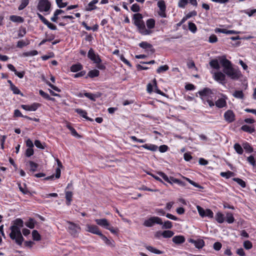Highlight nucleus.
<instances>
[{
    "mask_svg": "<svg viewBox=\"0 0 256 256\" xmlns=\"http://www.w3.org/2000/svg\"><path fill=\"white\" fill-rule=\"evenodd\" d=\"M158 7L160 8V10H166V8L165 2L163 0L159 1L158 2Z\"/></svg>",
    "mask_w": 256,
    "mask_h": 256,
    "instance_id": "obj_63",
    "label": "nucleus"
},
{
    "mask_svg": "<svg viewBox=\"0 0 256 256\" xmlns=\"http://www.w3.org/2000/svg\"><path fill=\"white\" fill-rule=\"evenodd\" d=\"M196 209L201 217H208L210 218H213L214 213L210 209L207 208L204 210L200 206H196Z\"/></svg>",
    "mask_w": 256,
    "mask_h": 256,
    "instance_id": "obj_8",
    "label": "nucleus"
},
{
    "mask_svg": "<svg viewBox=\"0 0 256 256\" xmlns=\"http://www.w3.org/2000/svg\"><path fill=\"white\" fill-rule=\"evenodd\" d=\"M101 238L104 242L106 244L111 247L114 246V240H111L108 239L105 236H104L102 233L100 235Z\"/></svg>",
    "mask_w": 256,
    "mask_h": 256,
    "instance_id": "obj_18",
    "label": "nucleus"
},
{
    "mask_svg": "<svg viewBox=\"0 0 256 256\" xmlns=\"http://www.w3.org/2000/svg\"><path fill=\"white\" fill-rule=\"evenodd\" d=\"M75 111L78 113V114H80L84 118L86 119L87 120H88L90 121H92V119L88 118L87 116V112L84 110H82V109H80V108H77V109H76Z\"/></svg>",
    "mask_w": 256,
    "mask_h": 256,
    "instance_id": "obj_22",
    "label": "nucleus"
},
{
    "mask_svg": "<svg viewBox=\"0 0 256 256\" xmlns=\"http://www.w3.org/2000/svg\"><path fill=\"white\" fill-rule=\"evenodd\" d=\"M28 4L29 0H22L21 1V4L18 8V10H22Z\"/></svg>",
    "mask_w": 256,
    "mask_h": 256,
    "instance_id": "obj_40",
    "label": "nucleus"
},
{
    "mask_svg": "<svg viewBox=\"0 0 256 256\" xmlns=\"http://www.w3.org/2000/svg\"><path fill=\"white\" fill-rule=\"evenodd\" d=\"M141 147L152 152H156L158 149V146L154 144H144L142 145Z\"/></svg>",
    "mask_w": 256,
    "mask_h": 256,
    "instance_id": "obj_20",
    "label": "nucleus"
},
{
    "mask_svg": "<svg viewBox=\"0 0 256 256\" xmlns=\"http://www.w3.org/2000/svg\"><path fill=\"white\" fill-rule=\"evenodd\" d=\"M95 222L97 224L109 230L114 234H116L118 232V230L114 228L106 218L96 219Z\"/></svg>",
    "mask_w": 256,
    "mask_h": 256,
    "instance_id": "obj_4",
    "label": "nucleus"
},
{
    "mask_svg": "<svg viewBox=\"0 0 256 256\" xmlns=\"http://www.w3.org/2000/svg\"><path fill=\"white\" fill-rule=\"evenodd\" d=\"M218 41V38L214 34H212L209 37L208 42L210 43H214Z\"/></svg>",
    "mask_w": 256,
    "mask_h": 256,
    "instance_id": "obj_64",
    "label": "nucleus"
},
{
    "mask_svg": "<svg viewBox=\"0 0 256 256\" xmlns=\"http://www.w3.org/2000/svg\"><path fill=\"white\" fill-rule=\"evenodd\" d=\"M188 0H180L178 3V6L181 8H184L188 4Z\"/></svg>",
    "mask_w": 256,
    "mask_h": 256,
    "instance_id": "obj_54",
    "label": "nucleus"
},
{
    "mask_svg": "<svg viewBox=\"0 0 256 256\" xmlns=\"http://www.w3.org/2000/svg\"><path fill=\"white\" fill-rule=\"evenodd\" d=\"M98 2V0H92L91 1L86 8V11H92V10L97 8V7L95 6Z\"/></svg>",
    "mask_w": 256,
    "mask_h": 256,
    "instance_id": "obj_17",
    "label": "nucleus"
},
{
    "mask_svg": "<svg viewBox=\"0 0 256 256\" xmlns=\"http://www.w3.org/2000/svg\"><path fill=\"white\" fill-rule=\"evenodd\" d=\"M186 178V180L187 182H188L192 185L194 186V187L198 188H200V189H202L203 188V187L202 186H200L198 183H196V182H194L193 180H191L189 178Z\"/></svg>",
    "mask_w": 256,
    "mask_h": 256,
    "instance_id": "obj_44",
    "label": "nucleus"
},
{
    "mask_svg": "<svg viewBox=\"0 0 256 256\" xmlns=\"http://www.w3.org/2000/svg\"><path fill=\"white\" fill-rule=\"evenodd\" d=\"M40 94L44 98L46 99L51 100L52 98L50 97V96L47 93L44 92L42 90H40L39 91Z\"/></svg>",
    "mask_w": 256,
    "mask_h": 256,
    "instance_id": "obj_55",
    "label": "nucleus"
},
{
    "mask_svg": "<svg viewBox=\"0 0 256 256\" xmlns=\"http://www.w3.org/2000/svg\"><path fill=\"white\" fill-rule=\"evenodd\" d=\"M188 242L192 244L194 246L198 249L202 248L205 245L204 240L202 239H196L194 240L192 238H189Z\"/></svg>",
    "mask_w": 256,
    "mask_h": 256,
    "instance_id": "obj_11",
    "label": "nucleus"
},
{
    "mask_svg": "<svg viewBox=\"0 0 256 256\" xmlns=\"http://www.w3.org/2000/svg\"><path fill=\"white\" fill-rule=\"evenodd\" d=\"M88 58L96 64L100 63L102 62L99 56L95 54L94 50L90 48L88 54Z\"/></svg>",
    "mask_w": 256,
    "mask_h": 256,
    "instance_id": "obj_10",
    "label": "nucleus"
},
{
    "mask_svg": "<svg viewBox=\"0 0 256 256\" xmlns=\"http://www.w3.org/2000/svg\"><path fill=\"white\" fill-rule=\"evenodd\" d=\"M25 225L30 228L32 229L35 226V221L32 218H30L28 221L25 223Z\"/></svg>",
    "mask_w": 256,
    "mask_h": 256,
    "instance_id": "obj_34",
    "label": "nucleus"
},
{
    "mask_svg": "<svg viewBox=\"0 0 256 256\" xmlns=\"http://www.w3.org/2000/svg\"><path fill=\"white\" fill-rule=\"evenodd\" d=\"M13 223V225L10 227L11 232L9 234L10 237L12 240H14L17 244L21 246L24 241V238L20 228L24 226V222L20 218H16Z\"/></svg>",
    "mask_w": 256,
    "mask_h": 256,
    "instance_id": "obj_2",
    "label": "nucleus"
},
{
    "mask_svg": "<svg viewBox=\"0 0 256 256\" xmlns=\"http://www.w3.org/2000/svg\"><path fill=\"white\" fill-rule=\"evenodd\" d=\"M29 42H26L24 40H19L17 43V47L19 48H22L24 46L28 44Z\"/></svg>",
    "mask_w": 256,
    "mask_h": 256,
    "instance_id": "obj_53",
    "label": "nucleus"
},
{
    "mask_svg": "<svg viewBox=\"0 0 256 256\" xmlns=\"http://www.w3.org/2000/svg\"><path fill=\"white\" fill-rule=\"evenodd\" d=\"M155 20L153 18H149L146 21V29L151 30L155 26Z\"/></svg>",
    "mask_w": 256,
    "mask_h": 256,
    "instance_id": "obj_21",
    "label": "nucleus"
},
{
    "mask_svg": "<svg viewBox=\"0 0 256 256\" xmlns=\"http://www.w3.org/2000/svg\"><path fill=\"white\" fill-rule=\"evenodd\" d=\"M72 194L71 192H66V204L69 206L72 200Z\"/></svg>",
    "mask_w": 256,
    "mask_h": 256,
    "instance_id": "obj_33",
    "label": "nucleus"
},
{
    "mask_svg": "<svg viewBox=\"0 0 256 256\" xmlns=\"http://www.w3.org/2000/svg\"><path fill=\"white\" fill-rule=\"evenodd\" d=\"M153 82H154V91L156 93H157L159 94H160L161 96H164V93L158 88L157 84H156V80L154 79L153 80Z\"/></svg>",
    "mask_w": 256,
    "mask_h": 256,
    "instance_id": "obj_46",
    "label": "nucleus"
},
{
    "mask_svg": "<svg viewBox=\"0 0 256 256\" xmlns=\"http://www.w3.org/2000/svg\"><path fill=\"white\" fill-rule=\"evenodd\" d=\"M46 25L50 29L52 30H56L57 29L56 26L50 22L48 20L46 23Z\"/></svg>",
    "mask_w": 256,
    "mask_h": 256,
    "instance_id": "obj_61",
    "label": "nucleus"
},
{
    "mask_svg": "<svg viewBox=\"0 0 256 256\" xmlns=\"http://www.w3.org/2000/svg\"><path fill=\"white\" fill-rule=\"evenodd\" d=\"M32 236L34 240L38 241L40 240V236L36 230L32 232Z\"/></svg>",
    "mask_w": 256,
    "mask_h": 256,
    "instance_id": "obj_41",
    "label": "nucleus"
},
{
    "mask_svg": "<svg viewBox=\"0 0 256 256\" xmlns=\"http://www.w3.org/2000/svg\"><path fill=\"white\" fill-rule=\"evenodd\" d=\"M26 156L30 157L34 154V150L32 148H28L25 153Z\"/></svg>",
    "mask_w": 256,
    "mask_h": 256,
    "instance_id": "obj_59",
    "label": "nucleus"
},
{
    "mask_svg": "<svg viewBox=\"0 0 256 256\" xmlns=\"http://www.w3.org/2000/svg\"><path fill=\"white\" fill-rule=\"evenodd\" d=\"M216 220L220 224H222L224 221V215L220 212H218L215 216Z\"/></svg>",
    "mask_w": 256,
    "mask_h": 256,
    "instance_id": "obj_23",
    "label": "nucleus"
},
{
    "mask_svg": "<svg viewBox=\"0 0 256 256\" xmlns=\"http://www.w3.org/2000/svg\"><path fill=\"white\" fill-rule=\"evenodd\" d=\"M188 29L192 33L194 34L196 32L197 30V28L196 25L192 22H188Z\"/></svg>",
    "mask_w": 256,
    "mask_h": 256,
    "instance_id": "obj_35",
    "label": "nucleus"
},
{
    "mask_svg": "<svg viewBox=\"0 0 256 256\" xmlns=\"http://www.w3.org/2000/svg\"><path fill=\"white\" fill-rule=\"evenodd\" d=\"M158 174L165 181L169 183H172V182L170 180L169 178L164 173L160 172H158Z\"/></svg>",
    "mask_w": 256,
    "mask_h": 256,
    "instance_id": "obj_51",
    "label": "nucleus"
},
{
    "mask_svg": "<svg viewBox=\"0 0 256 256\" xmlns=\"http://www.w3.org/2000/svg\"><path fill=\"white\" fill-rule=\"evenodd\" d=\"M242 12L248 14L249 16H252L256 12V8L252 10H242Z\"/></svg>",
    "mask_w": 256,
    "mask_h": 256,
    "instance_id": "obj_43",
    "label": "nucleus"
},
{
    "mask_svg": "<svg viewBox=\"0 0 256 256\" xmlns=\"http://www.w3.org/2000/svg\"><path fill=\"white\" fill-rule=\"evenodd\" d=\"M169 68V67L167 65H164L160 66L156 70V72L158 74L168 70Z\"/></svg>",
    "mask_w": 256,
    "mask_h": 256,
    "instance_id": "obj_48",
    "label": "nucleus"
},
{
    "mask_svg": "<svg viewBox=\"0 0 256 256\" xmlns=\"http://www.w3.org/2000/svg\"><path fill=\"white\" fill-rule=\"evenodd\" d=\"M172 242L176 244H181L185 242V238L183 236H176L173 237Z\"/></svg>",
    "mask_w": 256,
    "mask_h": 256,
    "instance_id": "obj_19",
    "label": "nucleus"
},
{
    "mask_svg": "<svg viewBox=\"0 0 256 256\" xmlns=\"http://www.w3.org/2000/svg\"><path fill=\"white\" fill-rule=\"evenodd\" d=\"M28 164H30V170L32 171V172L36 171L38 166V164L32 161H30Z\"/></svg>",
    "mask_w": 256,
    "mask_h": 256,
    "instance_id": "obj_42",
    "label": "nucleus"
},
{
    "mask_svg": "<svg viewBox=\"0 0 256 256\" xmlns=\"http://www.w3.org/2000/svg\"><path fill=\"white\" fill-rule=\"evenodd\" d=\"M10 88L14 94H21L20 91L14 85L10 87Z\"/></svg>",
    "mask_w": 256,
    "mask_h": 256,
    "instance_id": "obj_62",
    "label": "nucleus"
},
{
    "mask_svg": "<svg viewBox=\"0 0 256 256\" xmlns=\"http://www.w3.org/2000/svg\"><path fill=\"white\" fill-rule=\"evenodd\" d=\"M248 162L254 168H256V160L253 156L251 155L247 158Z\"/></svg>",
    "mask_w": 256,
    "mask_h": 256,
    "instance_id": "obj_39",
    "label": "nucleus"
},
{
    "mask_svg": "<svg viewBox=\"0 0 256 256\" xmlns=\"http://www.w3.org/2000/svg\"><path fill=\"white\" fill-rule=\"evenodd\" d=\"M146 250H148L150 251V252H152V253H154V254H162V251H160L158 249H156V248L152 246H146Z\"/></svg>",
    "mask_w": 256,
    "mask_h": 256,
    "instance_id": "obj_28",
    "label": "nucleus"
},
{
    "mask_svg": "<svg viewBox=\"0 0 256 256\" xmlns=\"http://www.w3.org/2000/svg\"><path fill=\"white\" fill-rule=\"evenodd\" d=\"M162 228L170 229L172 227V222L170 221L166 220L164 224L162 223Z\"/></svg>",
    "mask_w": 256,
    "mask_h": 256,
    "instance_id": "obj_45",
    "label": "nucleus"
},
{
    "mask_svg": "<svg viewBox=\"0 0 256 256\" xmlns=\"http://www.w3.org/2000/svg\"><path fill=\"white\" fill-rule=\"evenodd\" d=\"M68 224L69 226H68V228L70 232L74 236H76L78 232L80 230V227L78 225H76L72 222H68Z\"/></svg>",
    "mask_w": 256,
    "mask_h": 256,
    "instance_id": "obj_13",
    "label": "nucleus"
},
{
    "mask_svg": "<svg viewBox=\"0 0 256 256\" xmlns=\"http://www.w3.org/2000/svg\"><path fill=\"white\" fill-rule=\"evenodd\" d=\"M51 4L48 0H39L38 10L40 12L50 13Z\"/></svg>",
    "mask_w": 256,
    "mask_h": 256,
    "instance_id": "obj_5",
    "label": "nucleus"
},
{
    "mask_svg": "<svg viewBox=\"0 0 256 256\" xmlns=\"http://www.w3.org/2000/svg\"><path fill=\"white\" fill-rule=\"evenodd\" d=\"M100 74V72L97 70H90L88 73V76L90 78H94L98 76Z\"/></svg>",
    "mask_w": 256,
    "mask_h": 256,
    "instance_id": "obj_32",
    "label": "nucleus"
},
{
    "mask_svg": "<svg viewBox=\"0 0 256 256\" xmlns=\"http://www.w3.org/2000/svg\"><path fill=\"white\" fill-rule=\"evenodd\" d=\"M244 246L246 249L250 250L252 248V244L250 241L246 240L244 242Z\"/></svg>",
    "mask_w": 256,
    "mask_h": 256,
    "instance_id": "obj_56",
    "label": "nucleus"
},
{
    "mask_svg": "<svg viewBox=\"0 0 256 256\" xmlns=\"http://www.w3.org/2000/svg\"><path fill=\"white\" fill-rule=\"evenodd\" d=\"M232 96L238 99H242L244 97V94L242 90H236L232 94Z\"/></svg>",
    "mask_w": 256,
    "mask_h": 256,
    "instance_id": "obj_30",
    "label": "nucleus"
},
{
    "mask_svg": "<svg viewBox=\"0 0 256 256\" xmlns=\"http://www.w3.org/2000/svg\"><path fill=\"white\" fill-rule=\"evenodd\" d=\"M174 234V232L170 230H164L161 234V235L164 238H170L172 237Z\"/></svg>",
    "mask_w": 256,
    "mask_h": 256,
    "instance_id": "obj_27",
    "label": "nucleus"
},
{
    "mask_svg": "<svg viewBox=\"0 0 256 256\" xmlns=\"http://www.w3.org/2000/svg\"><path fill=\"white\" fill-rule=\"evenodd\" d=\"M86 230L87 232L98 236H100V234H102L101 232L100 231L98 228L96 226L86 224Z\"/></svg>",
    "mask_w": 256,
    "mask_h": 256,
    "instance_id": "obj_15",
    "label": "nucleus"
},
{
    "mask_svg": "<svg viewBox=\"0 0 256 256\" xmlns=\"http://www.w3.org/2000/svg\"><path fill=\"white\" fill-rule=\"evenodd\" d=\"M226 222L228 224H232L234 221V218L232 214L230 212L226 213Z\"/></svg>",
    "mask_w": 256,
    "mask_h": 256,
    "instance_id": "obj_29",
    "label": "nucleus"
},
{
    "mask_svg": "<svg viewBox=\"0 0 256 256\" xmlns=\"http://www.w3.org/2000/svg\"><path fill=\"white\" fill-rule=\"evenodd\" d=\"M213 78L215 80L222 84L226 83V74L221 72H211Z\"/></svg>",
    "mask_w": 256,
    "mask_h": 256,
    "instance_id": "obj_9",
    "label": "nucleus"
},
{
    "mask_svg": "<svg viewBox=\"0 0 256 256\" xmlns=\"http://www.w3.org/2000/svg\"><path fill=\"white\" fill-rule=\"evenodd\" d=\"M139 46L142 48H150L152 46L146 42H142L139 44Z\"/></svg>",
    "mask_w": 256,
    "mask_h": 256,
    "instance_id": "obj_49",
    "label": "nucleus"
},
{
    "mask_svg": "<svg viewBox=\"0 0 256 256\" xmlns=\"http://www.w3.org/2000/svg\"><path fill=\"white\" fill-rule=\"evenodd\" d=\"M10 20L14 22H22L24 21V20L22 17L16 16H10Z\"/></svg>",
    "mask_w": 256,
    "mask_h": 256,
    "instance_id": "obj_36",
    "label": "nucleus"
},
{
    "mask_svg": "<svg viewBox=\"0 0 256 256\" xmlns=\"http://www.w3.org/2000/svg\"><path fill=\"white\" fill-rule=\"evenodd\" d=\"M131 10L133 12H138L140 10V8L137 4H134L131 6Z\"/></svg>",
    "mask_w": 256,
    "mask_h": 256,
    "instance_id": "obj_57",
    "label": "nucleus"
},
{
    "mask_svg": "<svg viewBox=\"0 0 256 256\" xmlns=\"http://www.w3.org/2000/svg\"><path fill=\"white\" fill-rule=\"evenodd\" d=\"M26 34V29L24 28H20L18 31V38L23 37Z\"/></svg>",
    "mask_w": 256,
    "mask_h": 256,
    "instance_id": "obj_52",
    "label": "nucleus"
},
{
    "mask_svg": "<svg viewBox=\"0 0 256 256\" xmlns=\"http://www.w3.org/2000/svg\"><path fill=\"white\" fill-rule=\"evenodd\" d=\"M241 129L246 132L252 134L254 132V128L253 126H250L248 125H244L242 126Z\"/></svg>",
    "mask_w": 256,
    "mask_h": 256,
    "instance_id": "obj_26",
    "label": "nucleus"
},
{
    "mask_svg": "<svg viewBox=\"0 0 256 256\" xmlns=\"http://www.w3.org/2000/svg\"><path fill=\"white\" fill-rule=\"evenodd\" d=\"M82 66L80 64H73L70 67V70L72 72H76L82 70Z\"/></svg>",
    "mask_w": 256,
    "mask_h": 256,
    "instance_id": "obj_25",
    "label": "nucleus"
},
{
    "mask_svg": "<svg viewBox=\"0 0 256 256\" xmlns=\"http://www.w3.org/2000/svg\"><path fill=\"white\" fill-rule=\"evenodd\" d=\"M220 175L222 177L228 178L230 177L234 176V174L230 171H228L226 172H221Z\"/></svg>",
    "mask_w": 256,
    "mask_h": 256,
    "instance_id": "obj_31",
    "label": "nucleus"
},
{
    "mask_svg": "<svg viewBox=\"0 0 256 256\" xmlns=\"http://www.w3.org/2000/svg\"><path fill=\"white\" fill-rule=\"evenodd\" d=\"M224 120L228 122H232L235 120V114L231 110H228L224 114Z\"/></svg>",
    "mask_w": 256,
    "mask_h": 256,
    "instance_id": "obj_14",
    "label": "nucleus"
},
{
    "mask_svg": "<svg viewBox=\"0 0 256 256\" xmlns=\"http://www.w3.org/2000/svg\"><path fill=\"white\" fill-rule=\"evenodd\" d=\"M56 3L60 8H63L66 6V3L63 2L62 0H56Z\"/></svg>",
    "mask_w": 256,
    "mask_h": 256,
    "instance_id": "obj_60",
    "label": "nucleus"
},
{
    "mask_svg": "<svg viewBox=\"0 0 256 256\" xmlns=\"http://www.w3.org/2000/svg\"><path fill=\"white\" fill-rule=\"evenodd\" d=\"M232 180L236 182L240 186L243 188H245L246 186L245 182L240 178H233Z\"/></svg>",
    "mask_w": 256,
    "mask_h": 256,
    "instance_id": "obj_38",
    "label": "nucleus"
},
{
    "mask_svg": "<svg viewBox=\"0 0 256 256\" xmlns=\"http://www.w3.org/2000/svg\"><path fill=\"white\" fill-rule=\"evenodd\" d=\"M234 148L236 152L239 154H242L243 153V148L240 144L238 143L235 144L234 145Z\"/></svg>",
    "mask_w": 256,
    "mask_h": 256,
    "instance_id": "obj_37",
    "label": "nucleus"
},
{
    "mask_svg": "<svg viewBox=\"0 0 256 256\" xmlns=\"http://www.w3.org/2000/svg\"><path fill=\"white\" fill-rule=\"evenodd\" d=\"M130 138L134 142H138L140 143H144L146 140L144 139H138L135 136H130Z\"/></svg>",
    "mask_w": 256,
    "mask_h": 256,
    "instance_id": "obj_58",
    "label": "nucleus"
},
{
    "mask_svg": "<svg viewBox=\"0 0 256 256\" xmlns=\"http://www.w3.org/2000/svg\"><path fill=\"white\" fill-rule=\"evenodd\" d=\"M198 93L203 101L212 98L214 96L212 91L209 88H204L202 90L199 91Z\"/></svg>",
    "mask_w": 256,
    "mask_h": 256,
    "instance_id": "obj_7",
    "label": "nucleus"
},
{
    "mask_svg": "<svg viewBox=\"0 0 256 256\" xmlns=\"http://www.w3.org/2000/svg\"><path fill=\"white\" fill-rule=\"evenodd\" d=\"M134 24L136 26L139 33L144 36L150 35L152 31L146 29L145 23L142 20V16L141 14L136 13L133 16Z\"/></svg>",
    "mask_w": 256,
    "mask_h": 256,
    "instance_id": "obj_3",
    "label": "nucleus"
},
{
    "mask_svg": "<svg viewBox=\"0 0 256 256\" xmlns=\"http://www.w3.org/2000/svg\"><path fill=\"white\" fill-rule=\"evenodd\" d=\"M218 58L220 63L224 67V72L228 77L232 80H236L242 76L240 70L232 68L230 62L226 58L225 56H219Z\"/></svg>",
    "mask_w": 256,
    "mask_h": 256,
    "instance_id": "obj_1",
    "label": "nucleus"
},
{
    "mask_svg": "<svg viewBox=\"0 0 256 256\" xmlns=\"http://www.w3.org/2000/svg\"><path fill=\"white\" fill-rule=\"evenodd\" d=\"M226 98H218L216 102V106L218 108H223L226 106Z\"/></svg>",
    "mask_w": 256,
    "mask_h": 256,
    "instance_id": "obj_16",
    "label": "nucleus"
},
{
    "mask_svg": "<svg viewBox=\"0 0 256 256\" xmlns=\"http://www.w3.org/2000/svg\"><path fill=\"white\" fill-rule=\"evenodd\" d=\"M34 145L36 147L38 148L44 150L45 148V145L41 143V142L39 140H36L34 141Z\"/></svg>",
    "mask_w": 256,
    "mask_h": 256,
    "instance_id": "obj_50",
    "label": "nucleus"
},
{
    "mask_svg": "<svg viewBox=\"0 0 256 256\" xmlns=\"http://www.w3.org/2000/svg\"><path fill=\"white\" fill-rule=\"evenodd\" d=\"M40 104L36 102H34L30 105L22 104L21 108L27 111H36L39 107Z\"/></svg>",
    "mask_w": 256,
    "mask_h": 256,
    "instance_id": "obj_12",
    "label": "nucleus"
},
{
    "mask_svg": "<svg viewBox=\"0 0 256 256\" xmlns=\"http://www.w3.org/2000/svg\"><path fill=\"white\" fill-rule=\"evenodd\" d=\"M244 148L246 150V151L248 152H252L253 151V149L252 148V146H250V144L246 142L243 144L242 145Z\"/></svg>",
    "mask_w": 256,
    "mask_h": 256,
    "instance_id": "obj_47",
    "label": "nucleus"
},
{
    "mask_svg": "<svg viewBox=\"0 0 256 256\" xmlns=\"http://www.w3.org/2000/svg\"><path fill=\"white\" fill-rule=\"evenodd\" d=\"M155 224L162 225V221L161 218L158 216H152L144 220L143 224L146 227H152Z\"/></svg>",
    "mask_w": 256,
    "mask_h": 256,
    "instance_id": "obj_6",
    "label": "nucleus"
},
{
    "mask_svg": "<svg viewBox=\"0 0 256 256\" xmlns=\"http://www.w3.org/2000/svg\"><path fill=\"white\" fill-rule=\"evenodd\" d=\"M210 65L212 68L216 70L220 68V65L218 60H212L210 62Z\"/></svg>",
    "mask_w": 256,
    "mask_h": 256,
    "instance_id": "obj_24",
    "label": "nucleus"
}]
</instances>
